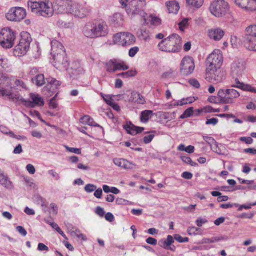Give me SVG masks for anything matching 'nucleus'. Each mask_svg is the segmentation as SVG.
Instances as JSON below:
<instances>
[{"instance_id": "f257e3e1", "label": "nucleus", "mask_w": 256, "mask_h": 256, "mask_svg": "<svg viewBox=\"0 0 256 256\" xmlns=\"http://www.w3.org/2000/svg\"><path fill=\"white\" fill-rule=\"evenodd\" d=\"M28 6L32 12L39 16L48 18L54 14L51 0H30L28 2Z\"/></svg>"}, {"instance_id": "f03ea898", "label": "nucleus", "mask_w": 256, "mask_h": 256, "mask_svg": "<svg viewBox=\"0 0 256 256\" xmlns=\"http://www.w3.org/2000/svg\"><path fill=\"white\" fill-rule=\"evenodd\" d=\"M57 10L58 13L72 14L80 18L85 17L88 13L86 8L72 0H61L59 3Z\"/></svg>"}, {"instance_id": "7ed1b4c3", "label": "nucleus", "mask_w": 256, "mask_h": 256, "mask_svg": "<svg viewBox=\"0 0 256 256\" xmlns=\"http://www.w3.org/2000/svg\"><path fill=\"white\" fill-rule=\"evenodd\" d=\"M182 40L180 36L176 33H172L166 38L162 40L158 44L160 50L168 52H180L182 46Z\"/></svg>"}, {"instance_id": "20e7f679", "label": "nucleus", "mask_w": 256, "mask_h": 256, "mask_svg": "<svg viewBox=\"0 0 256 256\" xmlns=\"http://www.w3.org/2000/svg\"><path fill=\"white\" fill-rule=\"evenodd\" d=\"M230 8L228 2L225 0H214L209 6L210 14L217 18L225 16L230 11Z\"/></svg>"}, {"instance_id": "39448f33", "label": "nucleus", "mask_w": 256, "mask_h": 256, "mask_svg": "<svg viewBox=\"0 0 256 256\" xmlns=\"http://www.w3.org/2000/svg\"><path fill=\"white\" fill-rule=\"evenodd\" d=\"M21 38L20 42L14 49L13 54L16 56H22L26 54L32 40L30 33H20Z\"/></svg>"}, {"instance_id": "423d86ee", "label": "nucleus", "mask_w": 256, "mask_h": 256, "mask_svg": "<svg viewBox=\"0 0 256 256\" xmlns=\"http://www.w3.org/2000/svg\"><path fill=\"white\" fill-rule=\"evenodd\" d=\"M218 96L222 103L231 104L234 102V99L240 96V92L230 86L229 88H220L218 92Z\"/></svg>"}, {"instance_id": "0eeeda50", "label": "nucleus", "mask_w": 256, "mask_h": 256, "mask_svg": "<svg viewBox=\"0 0 256 256\" xmlns=\"http://www.w3.org/2000/svg\"><path fill=\"white\" fill-rule=\"evenodd\" d=\"M225 72L220 68H206V79L210 82L218 84L222 82L225 78Z\"/></svg>"}, {"instance_id": "6e6552de", "label": "nucleus", "mask_w": 256, "mask_h": 256, "mask_svg": "<svg viewBox=\"0 0 256 256\" xmlns=\"http://www.w3.org/2000/svg\"><path fill=\"white\" fill-rule=\"evenodd\" d=\"M138 11V14L136 17L142 18L144 20V24L152 27H156L162 24V20L160 16L154 14L148 15L142 10Z\"/></svg>"}, {"instance_id": "1a4fd4ad", "label": "nucleus", "mask_w": 256, "mask_h": 256, "mask_svg": "<svg viewBox=\"0 0 256 256\" xmlns=\"http://www.w3.org/2000/svg\"><path fill=\"white\" fill-rule=\"evenodd\" d=\"M223 62V56L219 50H215L206 58V68H220Z\"/></svg>"}, {"instance_id": "9d476101", "label": "nucleus", "mask_w": 256, "mask_h": 256, "mask_svg": "<svg viewBox=\"0 0 256 256\" xmlns=\"http://www.w3.org/2000/svg\"><path fill=\"white\" fill-rule=\"evenodd\" d=\"M26 16V10L20 6L11 8L6 14V19L11 22H20Z\"/></svg>"}, {"instance_id": "9b49d317", "label": "nucleus", "mask_w": 256, "mask_h": 256, "mask_svg": "<svg viewBox=\"0 0 256 256\" xmlns=\"http://www.w3.org/2000/svg\"><path fill=\"white\" fill-rule=\"evenodd\" d=\"M46 80L48 84L44 88L45 94L48 96H52L54 94V96H56L58 94V90L61 84V82L52 78H46Z\"/></svg>"}, {"instance_id": "f8f14e48", "label": "nucleus", "mask_w": 256, "mask_h": 256, "mask_svg": "<svg viewBox=\"0 0 256 256\" xmlns=\"http://www.w3.org/2000/svg\"><path fill=\"white\" fill-rule=\"evenodd\" d=\"M194 68L193 58L190 56L183 58L180 62V72L182 75L188 76L191 74Z\"/></svg>"}, {"instance_id": "ddd939ff", "label": "nucleus", "mask_w": 256, "mask_h": 256, "mask_svg": "<svg viewBox=\"0 0 256 256\" xmlns=\"http://www.w3.org/2000/svg\"><path fill=\"white\" fill-rule=\"evenodd\" d=\"M54 60V66L60 70H67L69 63L66 56V52L52 56Z\"/></svg>"}, {"instance_id": "4468645a", "label": "nucleus", "mask_w": 256, "mask_h": 256, "mask_svg": "<svg viewBox=\"0 0 256 256\" xmlns=\"http://www.w3.org/2000/svg\"><path fill=\"white\" fill-rule=\"evenodd\" d=\"M138 0H120V2L122 7H128L126 12L132 18L136 17L138 11L140 10L138 6Z\"/></svg>"}, {"instance_id": "2eb2a0df", "label": "nucleus", "mask_w": 256, "mask_h": 256, "mask_svg": "<svg viewBox=\"0 0 256 256\" xmlns=\"http://www.w3.org/2000/svg\"><path fill=\"white\" fill-rule=\"evenodd\" d=\"M106 70L110 73H113L117 70H126L128 67L124 62L117 60H110L105 64Z\"/></svg>"}, {"instance_id": "dca6fc26", "label": "nucleus", "mask_w": 256, "mask_h": 256, "mask_svg": "<svg viewBox=\"0 0 256 256\" xmlns=\"http://www.w3.org/2000/svg\"><path fill=\"white\" fill-rule=\"evenodd\" d=\"M246 64L242 60L234 61L230 66V74L232 78L242 76L245 72Z\"/></svg>"}, {"instance_id": "f3484780", "label": "nucleus", "mask_w": 256, "mask_h": 256, "mask_svg": "<svg viewBox=\"0 0 256 256\" xmlns=\"http://www.w3.org/2000/svg\"><path fill=\"white\" fill-rule=\"evenodd\" d=\"M16 33H0V45L4 48L12 47Z\"/></svg>"}, {"instance_id": "a211bd4d", "label": "nucleus", "mask_w": 256, "mask_h": 256, "mask_svg": "<svg viewBox=\"0 0 256 256\" xmlns=\"http://www.w3.org/2000/svg\"><path fill=\"white\" fill-rule=\"evenodd\" d=\"M236 4L246 10H256V0H234Z\"/></svg>"}, {"instance_id": "6ab92c4d", "label": "nucleus", "mask_w": 256, "mask_h": 256, "mask_svg": "<svg viewBox=\"0 0 256 256\" xmlns=\"http://www.w3.org/2000/svg\"><path fill=\"white\" fill-rule=\"evenodd\" d=\"M254 34H245L244 37V45L246 48L256 51V33Z\"/></svg>"}, {"instance_id": "aec40b11", "label": "nucleus", "mask_w": 256, "mask_h": 256, "mask_svg": "<svg viewBox=\"0 0 256 256\" xmlns=\"http://www.w3.org/2000/svg\"><path fill=\"white\" fill-rule=\"evenodd\" d=\"M238 77V76H235L234 78H233L234 80V82H232L230 86L232 88H238L244 91L256 93V89L254 87H252L250 84H246L240 82Z\"/></svg>"}, {"instance_id": "412c9836", "label": "nucleus", "mask_w": 256, "mask_h": 256, "mask_svg": "<svg viewBox=\"0 0 256 256\" xmlns=\"http://www.w3.org/2000/svg\"><path fill=\"white\" fill-rule=\"evenodd\" d=\"M30 98L32 99V100H26V104H24V106H26L34 108L36 105L39 106H42L44 105V100L39 94H30Z\"/></svg>"}, {"instance_id": "4be33fe9", "label": "nucleus", "mask_w": 256, "mask_h": 256, "mask_svg": "<svg viewBox=\"0 0 256 256\" xmlns=\"http://www.w3.org/2000/svg\"><path fill=\"white\" fill-rule=\"evenodd\" d=\"M174 242V238L172 236L168 235L166 239H162L158 242V244L160 247L174 252L176 250V246L172 244Z\"/></svg>"}, {"instance_id": "5701e85b", "label": "nucleus", "mask_w": 256, "mask_h": 256, "mask_svg": "<svg viewBox=\"0 0 256 256\" xmlns=\"http://www.w3.org/2000/svg\"><path fill=\"white\" fill-rule=\"evenodd\" d=\"M0 184L8 190H12L14 186L8 174L0 168Z\"/></svg>"}, {"instance_id": "b1692460", "label": "nucleus", "mask_w": 256, "mask_h": 256, "mask_svg": "<svg viewBox=\"0 0 256 256\" xmlns=\"http://www.w3.org/2000/svg\"><path fill=\"white\" fill-rule=\"evenodd\" d=\"M114 163L117 166L126 170L134 169L136 168V165L122 158H114L113 159Z\"/></svg>"}, {"instance_id": "393cba45", "label": "nucleus", "mask_w": 256, "mask_h": 256, "mask_svg": "<svg viewBox=\"0 0 256 256\" xmlns=\"http://www.w3.org/2000/svg\"><path fill=\"white\" fill-rule=\"evenodd\" d=\"M88 28H90L92 32H100L107 30L108 26L105 22H99L96 23H88L86 24Z\"/></svg>"}, {"instance_id": "a878e982", "label": "nucleus", "mask_w": 256, "mask_h": 256, "mask_svg": "<svg viewBox=\"0 0 256 256\" xmlns=\"http://www.w3.org/2000/svg\"><path fill=\"white\" fill-rule=\"evenodd\" d=\"M51 52L52 56L57 54L59 53L65 52L63 45L58 40L53 39L50 41Z\"/></svg>"}, {"instance_id": "bb28decb", "label": "nucleus", "mask_w": 256, "mask_h": 256, "mask_svg": "<svg viewBox=\"0 0 256 256\" xmlns=\"http://www.w3.org/2000/svg\"><path fill=\"white\" fill-rule=\"evenodd\" d=\"M165 5L169 13L176 14L180 10L178 2L176 0H170L166 2Z\"/></svg>"}, {"instance_id": "cd10ccee", "label": "nucleus", "mask_w": 256, "mask_h": 256, "mask_svg": "<svg viewBox=\"0 0 256 256\" xmlns=\"http://www.w3.org/2000/svg\"><path fill=\"white\" fill-rule=\"evenodd\" d=\"M124 128L128 134L131 135H135L137 134L140 133L144 130V128L136 126L130 122L124 125Z\"/></svg>"}, {"instance_id": "c85d7f7f", "label": "nucleus", "mask_w": 256, "mask_h": 256, "mask_svg": "<svg viewBox=\"0 0 256 256\" xmlns=\"http://www.w3.org/2000/svg\"><path fill=\"white\" fill-rule=\"evenodd\" d=\"M120 34H123L122 46L130 45L135 42L136 38L132 33H120Z\"/></svg>"}, {"instance_id": "c756f323", "label": "nucleus", "mask_w": 256, "mask_h": 256, "mask_svg": "<svg viewBox=\"0 0 256 256\" xmlns=\"http://www.w3.org/2000/svg\"><path fill=\"white\" fill-rule=\"evenodd\" d=\"M130 100L132 102L138 104H144L146 102L144 97L140 93L136 92L131 93Z\"/></svg>"}, {"instance_id": "7c9ffc66", "label": "nucleus", "mask_w": 256, "mask_h": 256, "mask_svg": "<svg viewBox=\"0 0 256 256\" xmlns=\"http://www.w3.org/2000/svg\"><path fill=\"white\" fill-rule=\"evenodd\" d=\"M32 82L38 86H42L45 82L44 75L42 74H37L36 76L32 78Z\"/></svg>"}, {"instance_id": "2f4dec72", "label": "nucleus", "mask_w": 256, "mask_h": 256, "mask_svg": "<svg viewBox=\"0 0 256 256\" xmlns=\"http://www.w3.org/2000/svg\"><path fill=\"white\" fill-rule=\"evenodd\" d=\"M10 63L6 56L0 55V68L5 71H8L10 68Z\"/></svg>"}, {"instance_id": "473e14b6", "label": "nucleus", "mask_w": 256, "mask_h": 256, "mask_svg": "<svg viewBox=\"0 0 256 256\" xmlns=\"http://www.w3.org/2000/svg\"><path fill=\"white\" fill-rule=\"evenodd\" d=\"M110 20L114 26L120 25L123 20L122 16L120 13L115 14L110 17Z\"/></svg>"}, {"instance_id": "72a5a7b5", "label": "nucleus", "mask_w": 256, "mask_h": 256, "mask_svg": "<svg viewBox=\"0 0 256 256\" xmlns=\"http://www.w3.org/2000/svg\"><path fill=\"white\" fill-rule=\"evenodd\" d=\"M152 111L150 110H144L142 111L140 114V120L143 123H146L150 118Z\"/></svg>"}, {"instance_id": "f704fd0d", "label": "nucleus", "mask_w": 256, "mask_h": 256, "mask_svg": "<svg viewBox=\"0 0 256 256\" xmlns=\"http://www.w3.org/2000/svg\"><path fill=\"white\" fill-rule=\"evenodd\" d=\"M44 221L46 224H50L53 228L55 229L58 232L63 238L66 239H67V238L66 236V234H64L63 231L61 230L60 228L58 226V224L54 223L53 222L50 221L48 218H44Z\"/></svg>"}, {"instance_id": "c9c22d12", "label": "nucleus", "mask_w": 256, "mask_h": 256, "mask_svg": "<svg viewBox=\"0 0 256 256\" xmlns=\"http://www.w3.org/2000/svg\"><path fill=\"white\" fill-rule=\"evenodd\" d=\"M238 30L236 29V26L234 24L230 23L227 26L226 28L222 30L220 28H217L214 29H212L209 32H224L225 30L235 31Z\"/></svg>"}, {"instance_id": "e433bc0d", "label": "nucleus", "mask_w": 256, "mask_h": 256, "mask_svg": "<svg viewBox=\"0 0 256 256\" xmlns=\"http://www.w3.org/2000/svg\"><path fill=\"white\" fill-rule=\"evenodd\" d=\"M73 24L70 22H66L62 20H58L56 24V27L60 30L72 28Z\"/></svg>"}, {"instance_id": "4c0bfd02", "label": "nucleus", "mask_w": 256, "mask_h": 256, "mask_svg": "<svg viewBox=\"0 0 256 256\" xmlns=\"http://www.w3.org/2000/svg\"><path fill=\"white\" fill-rule=\"evenodd\" d=\"M224 239V237L223 236H214L211 238H203L202 240V244H208V243H214L215 242H219L221 240H223Z\"/></svg>"}, {"instance_id": "58836bf2", "label": "nucleus", "mask_w": 256, "mask_h": 256, "mask_svg": "<svg viewBox=\"0 0 256 256\" xmlns=\"http://www.w3.org/2000/svg\"><path fill=\"white\" fill-rule=\"evenodd\" d=\"M242 36V39L238 38L237 36H232L230 38V43L233 48H236L238 45L240 44H244V37Z\"/></svg>"}, {"instance_id": "ea45409f", "label": "nucleus", "mask_w": 256, "mask_h": 256, "mask_svg": "<svg viewBox=\"0 0 256 256\" xmlns=\"http://www.w3.org/2000/svg\"><path fill=\"white\" fill-rule=\"evenodd\" d=\"M186 4L192 7L200 8L204 4V0H186Z\"/></svg>"}, {"instance_id": "a19ab883", "label": "nucleus", "mask_w": 256, "mask_h": 256, "mask_svg": "<svg viewBox=\"0 0 256 256\" xmlns=\"http://www.w3.org/2000/svg\"><path fill=\"white\" fill-rule=\"evenodd\" d=\"M194 113V108L193 107H190L186 108L183 113L180 116V118L182 119H184L185 118H187L190 117L192 116Z\"/></svg>"}, {"instance_id": "79ce46f5", "label": "nucleus", "mask_w": 256, "mask_h": 256, "mask_svg": "<svg viewBox=\"0 0 256 256\" xmlns=\"http://www.w3.org/2000/svg\"><path fill=\"white\" fill-rule=\"evenodd\" d=\"M156 131L152 130L150 132H146L145 134H149L145 136L143 138L144 142L146 144H149L154 136Z\"/></svg>"}, {"instance_id": "37998d69", "label": "nucleus", "mask_w": 256, "mask_h": 256, "mask_svg": "<svg viewBox=\"0 0 256 256\" xmlns=\"http://www.w3.org/2000/svg\"><path fill=\"white\" fill-rule=\"evenodd\" d=\"M119 33H116L113 36V44H117L122 46V42L123 34H118Z\"/></svg>"}, {"instance_id": "c03bdc74", "label": "nucleus", "mask_w": 256, "mask_h": 256, "mask_svg": "<svg viewBox=\"0 0 256 256\" xmlns=\"http://www.w3.org/2000/svg\"><path fill=\"white\" fill-rule=\"evenodd\" d=\"M213 144L214 146L212 148L214 152L218 154H224V152L222 150V148L223 147L222 144H218L216 142Z\"/></svg>"}, {"instance_id": "a18cd8bd", "label": "nucleus", "mask_w": 256, "mask_h": 256, "mask_svg": "<svg viewBox=\"0 0 256 256\" xmlns=\"http://www.w3.org/2000/svg\"><path fill=\"white\" fill-rule=\"evenodd\" d=\"M181 160L186 164H188L192 166H198V163L193 162L190 158L186 156H182L180 157Z\"/></svg>"}, {"instance_id": "49530a36", "label": "nucleus", "mask_w": 256, "mask_h": 256, "mask_svg": "<svg viewBox=\"0 0 256 256\" xmlns=\"http://www.w3.org/2000/svg\"><path fill=\"white\" fill-rule=\"evenodd\" d=\"M80 122L88 124L89 126H91V124H92V122H94V120L90 116L88 115L84 116L83 117H82L80 120Z\"/></svg>"}, {"instance_id": "de8ad7c7", "label": "nucleus", "mask_w": 256, "mask_h": 256, "mask_svg": "<svg viewBox=\"0 0 256 256\" xmlns=\"http://www.w3.org/2000/svg\"><path fill=\"white\" fill-rule=\"evenodd\" d=\"M136 74V72L134 70H130L126 72H122L117 74L118 76H120L122 78H128L130 76H134Z\"/></svg>"}, {"instance_id": "09e8293b", "label": "nucleus", "mask_w": 256, "mask_h": 256, "mask_svg": "<svg viewBox=\"0 0 256 256\" xmlns=\"http://www.w3.org/2000/svg\"><path fill=\"white\" fill-rule=\"evenodd\" d=\"M10 100H16V101H20L23 103L26 104V100L22 96H21L20 95L16 94H13L12 93L10 97L9 98Z\"/></svg>"}, {"instance_id": "8fccbe9b", "label": "nucleus", "mask_w": 256, "mask_h": 256, "mask_svg": "<svg viewBox=\"0 0 256 256\" xmlns=\"http://www.w3.org/2000/svg\"><path fill=\"white\" fill-rule=\"evenodd\" d=\"M224 33H208V36L210 38L218 41L224 36Z\"/></svg>"}, {"instance_id": "3c124183", "label": "nucleus", "mask_w": 256, "mask_h": 256, "mask_svg": "<svg viewBox=\"0 0 256 256\" xmlns=\"http://www.w3.org/2000/svg\"><path fill=\"white\" fill-rule=\"evenodd\" d=\"M198 230H200V228H197L195 226H190L188 228V233L189 235L201 234V233L198 232Z\"/></svg>"}, {"instance_id": "603ef678", "label": "nucleus", "mask_w": 256, "mask_h": 256, "mask_svg": "<svg viewBox=\"0 0 256 256\" xmlns=\"http://www.w3.org/2000/svg\"><path fill=\"white\" fill-rule=\"evenodd\" d=\"M100 95L103 100L108 105H110V104L114 102L112 96L109 94H104L102 93H101Z\"/></svg>"}, {"instance_id": "864d4df0", "label": "nucleus", "mask_w": 256, "mask_h": 256, "mask_svg": "<svg viewBox=\"0 0 256 256\" xmlns=\"http://www.w3.org/2000/svg\"><path fill=\"white\" fill-rule=\"evenodd\" d=\"M175 240L178 242H186L188 241V237H182L179 234H175L174 236Z\"/></svg>"}, {"instance_id": "5fc2aeb1", "label": "nucleus", "mask_w": 256, "mask_h": 256, "mask_svg": "<svg viewBox=\"0 0 256 256\" xmlns=\"http://www.w3.org/2000/svg\"><path fill=\"white\" fill-rule=\"evenodd\" d=\"M162 116L164 119L170 120L174 118V112L172 114L168 112H164L162 114Z\"/></svg>"}, {"instance_id": "6e6d98bb", "label": "nucleus", "mask_w": 256, "mask_h": 256, "mask_svg": "<svg viewBox=\"0 0 256 256\" xmlns=\"http://www.w3.org/2000/svg\"><path fill=\"white\" fill-rule=\"evenodd\" d=\"M12 92L10 90H6L4 88L0 89V96H7L8 98L10 97Z\"/></svg>"}, {"instance_id": "4d7b16f0", "label": "nucleus", "mask_w": 256, "mask_h": 256, "mask_svg": "<svg viewBox=\"0 0 256 256\" xmlns=\"http://www.w3.org/2000/svg\"><path fill=\"white\" fill-rule=\"evenodd\" d=\"M96 188V186L93 184H88L85 186H84V190L87 192H91Z\"/></svg>"}, {"instance_id": "13d9d810", "label": "nucleus", "mask_w": 256, "mask_h": 256, "mask_svg": "<svg viewBox=\"0 0 256 256\" xmlns=\"http://www.w3.org/2000/svg\"><path fill=\"white\" fill-rule=\"evenodd\" d=\"M188 20L187 18L184 19L181 22L178 24L179 29L181 31L185 30L188 26Z\"/></svg>"}, {"instance_id": "bf43d9fd", "label": "nucleus", "mask_w": 256, "mask_h": 256, "mask_svg": "<svg viewBox=\"0 0 256 256\" xmlns=\"http://www.w3.org/2000/svg\"><path fill=\"white\" fill-rule=\"evenodd\" d=\"M218 122V120L216 118H206V125L212 124L213 126L216 125Z\"/></svg>"}, {"instance_id": "052dcab7", "label": "nucleus", "mask_w": 256, "mask_h": 256, "mask_svg": "<svg viewBox=\"0 0 256 256\" xmlns=\"http://www.w3.org/2000/svg\"><path fill=\"white\" fill-rule=\"evenodd\" d=\"M66 150L70 152L80 154H81V149L76 148H70L68 146H66Z\"/></svg>"}, {"instance_id": "680f3d73", "label": "nucleus", "mask_w": 256, "mask_h": 256, "mask_svg": "<svg viewBox=\"0 0 256 256\" xmlns=\"http://www.w3.org/2000/svg\"><path fill=\"white\" fill-rule=\"evenodd\" d=\"M189 84L195 88H198L200 87V84L198 80L195 78H191L188 81Z\"/></svg>"}, {"instance_id": "e2e57ef3", "label": "nucleus", "mask_w": 256, "mask_h": 256, "mask_svg": "<svg viewBox=\"0 0 256 256\" xmlns=\"http://www.w3.org/2000/svg\"><path fill=\"white\" fill-rule=\"evenodd\" d=\"M139 48L138 46H134L129 50L128 55L130 57H134L138 52Z\"/></svg>"}, {"instance_id": "0e129e2a", "label": "nucleus", "mask_w": 256, "mask_h": 256, "mask_svg": "<svg viewBox=\"0 0 256 256\" xmlns=\"http://www.w3.org/2000/svg\"><path fill=\"white\" fill-rule=\"evenodd\" d=\"M95 212L100 217H103L105 215V212L103 208L100 206H97L95 210Z\"/></svg>"}, {"instance_id": "69168bd1", "label": "nucleus", "mask_w": 256, "mask_h": 256, "mask_svg": "<svg viewBox=\"0 0 256 256\" xmlns=\"http://www.w3.org/2000/svg\"><path fill=\"white\" fill-rule=\"evenodd\" d=\"M56 96L52 97L49 101V106L51 108H56L58 106V104L56 100Z\"/></svg>"}, {"instance_id": "338daca9", "label": "nucleus", "mask_w": 256, "mask_h": 256, "mask_svg": "<svg viewBox=\"0 0 256 256\" xmlns=\"http://www.w3.org/2000/svg\"><path fill=\"white\" fill-rule=\"evenodd\" d=\"M208 222V220L204 218H198L197 220H196V223L197 226L200 227L202 226L204 224Z\"/></svg>"}, {"instance_id": "774afa93", "label": "nucleus", "mask_w": 256, "mask_h": 256, "mask_svg": "<svg viewBox=\"0 0 256 256\" xmlns=\"http://www.w3.org/2000/svg\"><path fill=\"white\" fill-rule=\"evenodd\" d=\"M48 174L52 176L56 180H58L60 178V175L54 170H48Z\"/></svg>"}]
</instances>
